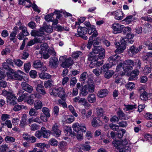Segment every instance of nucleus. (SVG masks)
I'll use <instances>...</instances> for the list:
<instances>
[{"label":"nucleus","mask_w":152,"mask_h":152,"mask_svg":"<svg viewBox=\"0 0 152 152\" xmlns=\"http://www.w3.org/2000/svg\"><path fill=\"white\" fill-rule=\"evenodd\" d=\"M134 35L131 32L126 34L124 38H122L121 39L120 44L119 42H116L115 45L117 49L115 51V53H121L123 52L126 48L127 42L130 44H132L134 42Z\"/></svg>","instance_id":"f257e3e1"},{"label":"nucleus","mask_w":152,"mask_h":152,"mask_svg":"<svg viewBox=\"0 0 152 152\" xmlns=\"http://www.w3.org/2000/svg\"><path fill=\"white\" fill-rule=\"evenodd\" d=\"M73 130L77 133V138L78 140H81L83 138V132L86 130L85 125L83 124H80L78 123L74 124L72 125Z\"/></svg>","instance_id":"f03ea898"},{"label":"nucleus","mask_w":152,"mask_h":152,"mask_svg":"<svg viewBox=\"0 0 152 152\" xmlns=\"http://www.w3.org/2000/svg\"><path fill=\"white\" fill-rule=\"evenodd\" d=\"M88 60L91 61L89 65L90 68H91L99 66L103 63V60L98 61V57L93 55L91 53H90L88 55Z\"/></svg>","instance_id":"7ed1b4c3"},{"label":"nucleus","mask_w":152,"mask_h":152,"mask_svg":"<svg viewBox=\"0 0 152 152\" xmlns=\"http://www.w3.org/2000/svg\"><path fill=\"white\" fill-rule=\"evenodd\" d=\"M50 95L52 96H58L61 98H63L66 95L63 87H55L51 88L50 91Z\"/></svg>","instance_id":"20e7f679"},{"label":"nucleus","mask_w":152,"mask_h":152,"mask_svg":"<svg viewBox=\"0 0 152 152\" xmlns=\"http://www.w3.org/2000/svg\"><path fill=\"white\" fill-rule=\"evenodd\" d=\"M66 56H61L59 58L60 62H62L61 66L63 68H69L73 64V60L71 57L66 58Z\"/></svg>","instance_id":"39448f33"},{"label":"nucleus","mask_w":152,"mask_h":152,"mask_svg":"<svg viewBox=\"0 0 152 152\" xmlns=\"http://www.w3.org/2000/svg\"><path fill=\"white\" fill-rule=\"evenodd\" d=\"M135 65V62L132 60L127 59L124 62L123 70L125 73H128L129 72L132 70L133 67Z\"/></svg>","instance_id":"423d86ee"},{"label":"nucleus","mask_w":152,"mask_h":152,"mask_svg":"<svg viewBox=\"0 0 152 152\" xmlns=\"http://www.w3.org/2000/svg\"><path fill=\"white\" fill-rule=\"evenodd\" d=\"M104 49L99 46L94 47L93 49V52L95 54H99V57L100 59H102L105 56Z\"/></svg>","instance_id":"0eeeda50"},{"label":"nucleus","mask_w":152,"mask_h":152,"mask_svg":"<svg viewBox=\"0 0 152 152\" xmlns=\"http://www.w3.org/2000/svg\"><path fill=\"white\" fill-rule=\"evenodd\" d=\"M142 49V46L140 45L138 47H136L134 45H133L130 47L128 50V52L129 56H133L140 52Z\"/></svg>","instance_id":"6e6552de"},{"label":"nucleus","mask_w":152,"mask_h":152,"mask_svg":"<svg viewBox=\"0 0 152 152\" xmlns=\"http://www.w3.org/2000/svg\"><path fill=\"white\" fill-rule=\"evenodd\" d=\"M60 125L55 123L52 128V133L53 135L55 137H58L61 134V131L59 129Z\"/></svg>","instance_id":"1a4fd4ad"},{"label":"nucleus","mask_w":152,"mask_h":152,"mask_svg":"<svg viewBox=\"0 0 152 152\" xmlns=\"http://www.w3.org/2000/svg\"><path fill=\"white\" fill-rule=\"evenodd\" d=\"M40 53L42 55L41 56H43V58L45 59H48L51 55L53 56H55L56 55V52L53 49H49L48 50L41 52Z\"/></svg>","instance_id":"9d476101"},{"label":"nucleus","mask_w":152,"mask_h":152,"mask_svg":"<svg viewBox=\"0 0 152 152\" xmlns=\"http://www.w3.org/2000/svg\"><path fill=\"white\" fill-rule=\"evenodd\" d=\"M124 28V26L123 25L117 23H114L112 26L113 33L115 34L120 33Z\"/></svg>","instance_id":"9b49d317"},{"label":"nucleus","mask_w":152,"mask_h":152,"mask_svg":"<svg viewBox=\"0 0 152 152\" xmlns=\"http://www.w3.org/2000/svg\"><path fill=\"white\" fill-rule=\"evenodd\" d=\"M13 31L10 34L9 39L10 41L15 43L17 41L16 37L17 33L18 32V27L15 26L13 28Z\"/></svg>","instance_id":"f8f14e48"},{"label":"nucleus","mask_w":152,"mask_h":152,"mask_svg":"<svg viewBox=\"0 0 152 152\" xmlns=\"http://www.w3.org/2000/svg\"><path fill=\"white\" fill-rule=\"evenodd\" d=\"M22 88L24 90L28 93H31L33 91V87L25 82H23L21 84Z\"/></svg>","instance_id":"ddd939ff"},{"label":"nucleus","mask_w":152,"mask_h":152,"mask_svg":"<svg viewBox=\"0 0 152 152\" xmlns=\"http://www.w3.org/2000/svg\"><path fill=\"white\" fill-rule=\"evenodd\" d=\"M121 57L119 56V55L116 54L115 55L112 56H110L108 59V60L110 61H113L114 62V63H113V62H112V63L113 64V65H115L118 63V62L121 61Z\"/></svg>","instance_id":"4468645a"},{"label":"nucleus","mask_w":152,"mask_h":152,"mask_svg":"<svg viewBox=\"0 0 152 152\" xmlns=\"http://www.w3.org/2000/svg\"><path fill=\"white\" fill-rule=\"evenodd\" d=\"M88 33L90 35L92 34V36L91 37H96L97 35V32L96 30L95 26L94 25L90 26L88 28Z\"/></svg>","instance_id":"2eb2a0df"},{"label":"nucleus","mask_w":152,"mask_h":152,"mask_svg":"<svg viewBox=\"0 0 152 152\" xmlns=\"http://www.w3.org/2000/svg\"><path fill=\"white\" fill-rule=\"evenodd\" d=\"M53 13L50 15H46L45 17V19L47 21H51L53 22L52 25L53 26L54 25H57L58 23V20L57 19H54L52 17L53 15Z\"/></svg>","instance_id":"dca6fc26"},{"label":"nucleus","mask_w":152,"mask_h":152,"mask_svg":"<svg viewBox=\"0 0 152 152\" xmlns=\"http://www.w3.org/2000/svg\"><path fill=\"white\" fill-rule=\"evenodd\" d=\"M36 90L39 94L44 95L46 93L45 88L42 84H37L36 88Z\"/></svg>","instance_id":"f3484780"},{"label":"nucleus","mask_w":152,"mask_h":152,"mask_svg":"<svg viewBox=\"0 0 152 152\" xmlns=\"http://www.w3.org/2000/svg\"><path fill=\"white\" fill-rule=\"evenodd\" d=\"M7 102H9L10 104L12 105H14L17 102L18 99L12 93V95L10 96H8V97H7Z\"/></svg>","instance_id":"a211bd4d"},{"label":"nucleus","mask_w":152,"mask_h":152,"mask_svg":"<svg viewBox=\"0 0 152 152\" xmlns=\"http://www.w3.org/2000/svg\"><path fill=\"white\" fill-rule=\"evenodd\" d=\"M91 124L92 126L93 127H96L102 125V122L101 120L98 118L95 117L93 119Z\"/></svg>","instance_id":"6ab92c4d"},{"label":"nucleus","mask_w":152,"mask_h":152,"mask_svg":"<svg viewBox=\"0 0 152 152\" xmlns=\"http://www.w3.org/2000/svg\"><path fill=\"white\" fill-rule=\"evenodd\" d=\"M59 62L58 59L55 57H53L50 59L49 65L51 67H57Z\"/></svg>","instance_id":"aec40b11"},{"label":"nucleus","mask_w":152,"mask_h":152,"mask_svg":"<svg viewBox=\"0 0 152 152\" xmlns=\"http://www.w3.org/2000/svg\"><path fill=\"white\" fill-rule=\"evenodd\" d=\"M27 123V115L26 114H24L22 117L21 120L19 124V126L20 127L24 128L28 124Z\"/></svg>","instance_id":"412c9836"},{"label":"nucleus","mask_w":152,"mask_h":152,"mask_svg":"<svg viewBox=\"0 0 152 152\" xmlns=\"http://www.w3.org/2000/svg\"><path fill=\"white\" fill-rule=\"evenodd\" d=\"M87 99L90 103H94L96 102V96L94 94H90L87 97Z\"/></svg>","instance_id":"4be33fe9"},{"label":"nucleus","mask_w":152,"mask_h":152,"mask_svg":"<svg viewBox=\"0 0 152 152\" xmlns=\"http://www.w3.org/2000/svg\"><path fill=\"white\" fill-rule=\"evenodd\" d=\"M115 18L116 19L118 20H122L123 18V13L120 10L116 11Z\"/></svg>","instance_id":"5701e85b"},{"label":"nucleus","mask_w":152,"mask_h":152,"mask_svg":"<svg viewBox=\"0 0 152 152\" xmlns=\"http://www.w3.org/2000/svg\"><path fill=\"white\" fill-rule=\"evenodd\" d=\"M80 148L84 151H89L91 148L90 142H86L84 144L81 145Z\"/></svg>","instance_id":"b1692460"},{"label":"nucleus","mask_w":152,"mask_h":152,"mask_svg":"<svg viewBox=\"0 0 152 152\" xmlns=\"http://www.w3.org/2000/svg\"><path fill=\"white\" fill-rule=\"evenodd\" d=\"M38 94L37 93H35L34 94H32L30 96L29 98L27 100V103L30 105H32L33 104L34 101L33 99L31 98V97L33 98H35L36 97H38L37 96ZM38 98L39 97L40 95H38Z\"/></svg>","instance_id":"393cba45"},{"label":"nucleus","mask_w":152,"mask_h":152,"mask_svg":"<svg viewBox=\"0 0 152 152\" xmlns=\"http://www.w3.org/2000/svg\"><path fill=\"white\" fill-rule=\"evenodd\" d=\"M31 35L33 37H38L39 36H42V35H44V32L41 31L32 30L31 32Z\"/></svg>","instance_id":"a878e982"},{"label":"nucleus","mask_w":152,"mask_h":152,"mask_svg":"<svg viewBox=\"0 0 152 152\" xmlns=\"http://www.w3.org/2000/svg\"><path fill=\"white\" fill-rule=\"evenodd\" d=\"M34 108L37 110L40 109L43 106L42 102L39 100L35 101L34 103Z\"/></svg>","instance_id":"bb28decb"},{"label":"nucleus","mask_w":152,"mask_h":152,"mask_svg":"<svg viewBox=\"0 0 152 152\" xmlns=\"http://www.w3.org/2000/svg\"><path fill=\"white\" fill-rule=\"evenodd\" d=\"M88 29L85 27H82L80 26H79L77 29V32L79 35H82L86 34Z\"/></svg>","instance_id":"cd10ccee"},{"label":"nucleus","mask_w":152,"mask_h":152,"mask_svg":"<svg viewBox=\"0 0 152 152\" xmlns=\"http://www.w3.org/2000/svg\"><path fill=\"white\" fill-rule=\"evenodd\" d=\"M39 77L43 80L49 79L51 77V75L45 72L39 73Z\"/></svg>","instance_id":"c85d7f7f"},{"label":"nucleus","mask_w":152,"mask_h":152,"mask_svg":"<svg viewBox=\"0 0 152 152\" xmlns=\"http://www.w3.org/2000/svg\"><path fill=\"white\" fill-rule=\"evenodd\" d=\"M125 74V73L124 72H121L120 73L119 75H118L117 76H116L115 75H114V77L115 78V82L117 84L120 83L122 78L121 76L124 75Z\"/></svg>","instance_id":"c756f323"},{"label":"nucleus","mask_w":152,"mask_h":152,"mask_svg":"<svg viewBox=\"0 0 152 152\" xmlns=\"http://www.w3.org/2000/svg\"><path fill=\"white\" fill-rule=\"evenodd\" d=\"M64 132L68 136H71L75 135L76 134L75 133H72V129L71 127L66 126L65 129L64 130Z\"/></svg>","instance_id":"7c9ffc66"},{"label":"nucleus","mask_w":152,"mask_h":152,"mask_svg":"<svg viewBox=\"0 0 152 152\" xmlns=\"http://www.w3.org/2000/svg\"><path fill=\"white\" fill-rule=\"evenodd\" d=\"M88 92L93 93L94 91L95 86L93 82H91V83L85 85Z\"/></svg>","instance_id":"2f4dec72"},{"label":"nucleus","mask_w":152,"mask_h":152,"mask_svg":"<svg viewBox=\"0 0 152 152\" xmlns=\"http://www.w3.org/2000/svg\"><path fill=\"white\" fill-rule=\"evenodd\" d=\"M108 94V91L106 89L101 90L98 92V96L99 97L103 98L106 96Z\"/></svg>","instance_id":"473e14b6"},{"label":"nucleus","mask_w":152,"mask_h":152,"mask_svg":"<svg viewBox=\"0 0 152 152\" xmlns=\"http://www.w3.org/2000/svg\"><path fill=\"white\" fill-rule=\"evenodd\" d=\"M88 93V91L85 85L81 88L80 91V94L82 95L83 96H86Z\"/></svg>","instance_id":"72a5a7b5"},{"label":"nucleus","mask_w":152,"mask_h":152,"mask_svg":"<svg viewBox=\"0 0 152 152\" xmlns=\"http://www.w3.org/2000/svg\"><path fill=\"white\" fill-rule=\"evenodd\" d=\"M43 64L40 61L36 60L35 61L33 64V67L36 69H39L42 66Z\"/></svg>","instance_id":"f704fd0d"},{"label":"nucleus","mask_w":152,"mask_h":152,"mask_svg":"<svg viewBox=\"0 0 152 152\" xmlns=\"http://www.w3.org/2000/svg\"><path fill=\"white\" fill-rule=\"evenodd\" d=\"M53 81L51 79L45 81L44 83V85L45 88L51 87L53 86Z\"/></svg>","instance_id":"c9c22d12"},{"label":"nucleus","mask_w":152,"mask_h":152,"mask_svg":"<svg viewBox=\"0 0 152 152\" xmlns=\"http://www.w3.org/2000/svg\"><path fill=\"white\" fill-rule=\"evenodd\" d=\"M131 148L129 145L121 148L119 152H131Z\"/></svg>","instance_id":"e433bc0d"},{"label":"nucleus","mask_w":152,"mask_h":152,"mask_svg":"<svg viewBox=\"0 0 152 152\" xmlns=\"http://www.w3.org/2000/svg\"><path fill=\"white\" fill-rule=\"evenodd\" d=\"M5 125L8 128H11L12 127V124L11 121L10 120H7L4 123H2L1 124V126L3 127Z\"/></svg>","instance_id":"4c0bfd02"},{"label":"nucleus","mask_w":152,"mask_h":152,"mask_svg":"<svg viewBox=\"0 0 152 152\" xmlns=\"http://www.w3.org/2000/svg\"><path fill=\"white\" fill-rule=\"evenodd\" d=\"M36 109L31 108L29 112V114L30 116H35L38 114V112L36 110Z\"/></svg>","instance_id":"58836bf2"},{"label":"nucleus","mask_w":152,"mask_h":152,"mask_svg":"<svg viewBox=\"0 0 152 152\" xmlns=\"http://www.w3.org/2000/svg\"><path fill=\"white\" fill-rule=\"evenodd\" d=\"M67 143L65 141H62L60 142L58 146L59 148L62 151H64L66 148Z\"/></svg>","instance_id":"ea45409f"},{"label":"nucleus","mask_w":152,"mask_h":152,"mask_svg":"<svg viewBox=\"0 0 152 152\" xmlns=\"http://www.w3.org/2000/svg\"><path fill=\"white\" fill-rule=\"evenodd\" d=\"M48 46L46 43H43L41 45V50L40 51V53L42 52L43 51L48 50Z\"/></svg>","instance_id":"a19ab883"},{"label":"nucleus","mask_w":152,"mask_h":152,"mask_svg":"<svg viewBox=\"0 0 152 152\" xmlns=\"http://www.w3.org/2000/svg\"><path fill=\"white\" fill-rule=\"evenodd\" d=\"M43 35L39 36L35 38L36 43H41L45 40V37Z\"/></svg>","instance_id":"79ce46f5"},{"label":"nucleus","mask_w":152,"mask_h":152,"mask_svg":"<svg viewBox=\"0 0 152 152\" xmlns=\"http://www.w3.org/2000/svg\"><path fill=\"white\" fill-rule=\"evenodd\" d=\"M114 72L113 70L107 71L104 74V77L106 78L109 79L112 76Z\"/></svg>","instance_id":"37998d69"},{"label":"nucleus","mask_w":152,"mask_h":152,"mask_svg":"<svg viewBox=\"0 0 152 152\" xmlns=\"http://www.w3.org/2000/svg\"><path fill=\"white\" fill-rule=\"evenodd\" d=\"M148 94L145 91L140 94V98L142 100L146 101L148 99Z\"/></svg>","instance_id":"c03bdc74"},{"label":"nucleus","mask_w":152,"mask_h":152,"mask_svg":"<svg viewBox=\"0 0 152 152\" xmlns=\"http://www.w3.org/2000/svg\"><path fill=\"white\" fill-rule=\"evenodd\" d=\"M125 86L127 89L131 90L135 87V84L133 83L129 82Z\"/></svg>","instance_id":"a18cd8bd"},{"label":"nucleus","mask_w":152,"mask_h":152,"mask_svg":"<svg viewBox=\"0 0 152 152\" xmlns=\"http://www.w3.org/2000/svg\"><path fill=\"white\" fill-rule=\"evenodd\" d=\"M69 110L72 113L75 117H77L78 116L75 110L74 109L73 107L71 105H69L68 107Z\"/></svg>","instance_id":"49530a36"},{"label":"nucleus","mask_w":152,"mask_h":152,"mask_svg":"<svg viewBox=\"0 0 152 152\" xmlns=\"http://www.w3.org/2000/svg\"><path fill=\"white\" fill-rule=\"evenodd\" d=\"M42 111L47 117L49 118L50 117V114L49 113V109L46 107H44L42 109Z\"/></svg>","instance_id":"de8ad7c7"},{"label":"nucleus","mask_w":152,"mask_h":152,"mask_svg":"<svg viewBox=\"0 0 152 152\" xmlns=\"http://www.w3.org/2000/svg\"><path fill=\"white\" fill-rule=\"evenodd\" d=\"M125 109L126 111H128L129 110H132L134 108H136L137 105L136 104L134 105H124Z\"/></svg>","instance_id":"09e8293b"},{"label":"nucleus","mask_w":152,"mask_h":152,"mask_svg":"<svg viewBox=\"0 0 152 152\" xmlns=\"http://www.w3.org/2000/svg\"><path fill=\"white\" fill-rule=\"evenodd\" d=\"M26 106L22 105H15L13 108L14 110L16 111H18L22 109H25Z\"/></svg>","instance_id":"8fccbe9b"},{"label":"nucleus","mask_w":152,"mask_h":152,"mask_svg":"<svg viewBox=\"0 0 152 152\" xmlns=\"http://www.w3.org/2000/svg\"><path fill=\"white\" fill-rule=\"evenodd\" d=\"M44 30L47 33H50L53 31V29L50 26H46L43 27Z\"/></svg>","instance_id":"3c124183"},{"label":"nucleus","mask_w":152,"mask_h":152,"mask_svg":"<svg viewBox=\"0 0 152 152\" xmlns=\"http://www.w3.org/2000/svg\"><path fill=\"white\" fill-rule=\"evenodd\" d=\"M58 100V102L59 105H61L63 107L66 108L67 105L64 100L62 98Z\"/></svg>","instance_id":"603ef678"},{"label":"nucleus","mask_w":152,"mask_h":152,"mask_svg":"<svg viewBox=\"0 0 152 152\" xmlns=\"http://www.w3.org/2000/svg\"><path fill=\"white\" fill-rule=\"evenodd\" d=\"M11 73L8 72L7 73V76L8 77V79L7 80H10L13 79L14 78V72L13 69H11Z\"/></svg>","instance_id":"864d4df0"},{"label":"nucleus","mask_w":152,"mask_h":152,"mask_svg":"<svg viewBox=\"0 0 152 152\" xmlns=\"http://www.w3.org/2000/svg\"><path fill=\"white\" fill-rule=\"evenodd\" d=\"M31 66V64L30 62L25 63L24 65V68L25 72L26 73H28L30 69Z\"/></svg>","instance_id":"5fc2aeb1"},{"label":"nucleus","mask_w":152,"mask_h":152,"mask_svg":"<svg viewBox=\"0 0 152 152\" xmlns=\"http://www.w3.org/2000/svg\"><path fill=\"white\" fill-rule=\"evenodd\" d=\"M96 113L99 117L103 116V109L101 107H98L96 109Z\"/></svg>","instance_id":"6e6d98bb"},{"label":"nucleus","mask_w":152,"mask_h":152,"mask_svg":"<svg viewBox=\"0 0 152 152\" xmlns=\"http://www.w3.org/2000/svg\"><path fill=\"white\" fill-rule=\"evenodd\" d=\"M111 66V64L110 65V64H106L104 65L102 67H101V70L102 72H105L108 71V69Z\"/></svg>","instance_id":"4d7b16f0"},{"label":"nucleus","mask_w":152,"mask_h":152,"mask_svg":"<svg viewBox=\"0 0 152 152\" xmlns=\"http://www.w3.org/2000/svg\"><path fill=\"white\" fill-rule=\"evenodd\" d=\"M9 149V148L7 145H2L0 147V152H6Z\"/></svg>","instance_id":"13d9d810"},{"label":"nucleus","mask_w":152,"mask_h":152,"mask_svg":"<svg viewBox=\"0 0 152 152\" xmlns=\"http://www.w3.org/2000/svg\"><path fill=\"white\" fill-rule=\"evenodd\" d=\"M125 132V130L123 129H121L117 134L118 137L119 138H122Z\"/></svg>","instance_id":"bf43d9fd"},{"label":"nucleus","mask_w":152,"mask_h":152,"mask_svg":"<svg viewBox=\"0 0 152 152\" xmlns=\"http://www.w3.org/2000/svg\"><path fill=\"white\" fill-rule=\"evenodd\" d=\"M120 142L119 140H115L113 141L112 143L113 145L116 147H117L118 148L120 149L121 145H120Z\"/></svg>","instance_id":"052dcab7"},{"label":"nucleus","mask_w":152,"mask_h":152,"mask_svg":"<svg viewBox=\"0 0 152 152\" xmlns=\"http://www.w3.org/2000/svg\"><path fill=\"white\" fill-rule=\"evenodd\" d=\"M143 73L145 74H148L151 72V69L148 65H146L143 70Z\"/></svg>","instance_id":"680f3d73"},{"label":"nucleus","mask_w":152,"mask_h":152,"mask_svg":"<svg viewBox=\"0 0 152 152\" xmlns=\"http://www.w3.org/2000/svg\"><path fill=\"white\" fill-rule=\"evenodd\" d=\"M15 139L13 137L7 136L5 137V141L7 142H13L15 141Z\"/></svg>","instance_id":"e2e57ef3"},{"label":"nucleus","mask_w":152,"mask_h":152,"mask_svg":"<svg viewBox=\"0 0 152 152\" xmlns=\"http://www.w3.org/2000/svg\"><path fill=\"white\" fill-rule=\"evenodd\" d=\"M77 80L76 78L75 77H72L70 80V86L71 87L74 86L77 82Z\"/></svg>","instance_id":"0e129e2a"},{"label":"nucleus","mask_w":152,"mask_h":152,"mask_svg":"<svg viewBox=\"0 0 152 152\" xmlns=\"http://www.w3.org/2000/svg\"><path fill=\"white\" fill-rule=\"evenodd\" d=\"M28 95V94L26 93H25L22 95H21L19 96V97L18 100V102H21L22 101H23L24 99L27 96V95Z\"/></svg>","instance_id":"69168bd1"},{"label":"nucleus","mask_w":152,"mask_h":152,"mask_svg":"<svg viewBox=\"0 0 152 152\" xmlns=\"http://www.w3.org/2000/svg\"><path fill=\"white\" fill-rule=\"evenodd\" d=\"M82 53L80 51H76L73 53L72 55V57L76 58H78L80 56L82 55Z\"/></svg>","instance_id":"338daca9"},{"label":"nucleus","mask_w":152,"mask_h":152,"mask_svg":"<svg viewBox=\"0 0 152 152\" xmlns=\"http://www.w3.org/2000/svg\"><path fill=\"white\" fill-rule=\"evenodd\" d=\"M13 61L15 64L18 66H22L23 64V61L20 59H14Z\"/></svg>","instance_id":"774afa93"}]
</instances>
